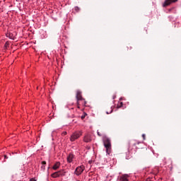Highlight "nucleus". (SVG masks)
<instances>
[{
	"label": "nucleus",
	"mask_w": 181,
	"mask_h": 181,
	"mask_svg": "<svg viewBox=\"0 0 181 181\" xmlns=\"http://www.w3.org/2000/svg\"><path fill=\"white\" fill-rule=\"evenodd\" d=\"M103 144L105 148H106V153L107 155L111 154V140L108 138L103 139Z\"/></svg>",
	"instance_id": "f257e3e1"
},
{
	"label": "nucleus",
	"mask_w": 181,
	"mask_h": 181,
	"mask_svg": "<svg viewBox=\"0 0 181 181\" xmlns=\"http://www.w3.org/2000/svg\"><path fill=\"white\" fill-rule=\"evenodd\" d=\"M81 135H83V132L81 131L74 132L70 137L71 142H74V141H76V139H78Z\"/></svg>",
	"instance_id": "f03ea898"
},
{
	"label": "nucleus",
	"mask_w": 181,
	"mask_h": 181,
	"mask_svg": "<svg viewBox=\"0 0 181 181\" xmlns=\"http://www.w3.org/2000/svg\"><path fill=\"white\" fill-rule=\"evenodd\" d=\"M84 169H86V167H84V165L77 167L74 172L75 175H76V176H80V175H81V173L84 172Z\"/></svg>",
	"instance_id": "7ed1b4c3"
},
{
	"label": "nucleus",
	"mask_w": 181,
	"mask_h": 181,
	"mask_svg": "<svg viewBox=\"0 0 181 181\" xmlns=\"http://www.w3.org/2000/svg\"><path fill=\"white\" fill-rule=\"evenodd\" d=\"M119 181H129V174H122L118 177Z\"/></svg>",
	"instance_id": "20e7f679"
},
{
	"label": "nucleus",
	"mask_w": 181,
	"mask_h": 181,
	"mask_svg": "<svg viewBox=\"0 0 181 181\" xmlns=\"http://www.w3.org/2000/svg\"><path fill=\"white\" fill-rule=\"evenodd\" d=\"M66 160L68 163H72V162L74 160V154L69 153L66 157Z\"/></svg>",
	"instance_id": "39448f33"
},
{
	"label": "nucleus",
	"mask_w": 181,
	"mask_h": 181,
	"mask_svg": "<svg viewBox=\"0 0 181 181\" xmlns=\"http://www.w3.org/2000/svg\"><path fill=\"white\" fill-rule=\"evenodd\" d=\"M173 2H177V0H165L163 4V6H168V5L173 4Z\"/></svg>",
	"instance_id": "423d86ee"
},
{
	"label": "nucleus",
	"mask_w": 181,
	"mask_h": 181,
	"mask_svg": "<svg viewBox=\"0 0 181 181\" xmlns=\"http://www.w3.org/2000/svg\"><path fill=\"white\" fill-rule=\"evenodd\" d=\"M76 100L78 101H81V100H84V99H83V97L81 96V92L80 90H78L76 92Z\"/></svg>",
	"instance_id": "0eeeda50"
},
{
	"label": "nucleus",
	"mask_w": 181,
	"mask_h": 181,
	"mask_svg": "<svg viewBox=\"0 0 181 181\" xmlns=\"http://www.w3.org/2000/svg\"><path fill=\"white\" fill-rule=\"evenodd\" d=\"M84 142H91V136L86 134L83 138Z\"/></svg>",
	"instance_id": "6e6552de"
},
{
	"label": "nucleus",
	"mask_w": 181,
	"mask_h": 181,
	"mask_svg": "<svg viewBox=\"0 0 181 181\" xmlns=\"http://www.w3.org/2000/svg\"><path fill=\"white\" fill-rule=\"evenodd\" d=\"M59 168H60V162H57L52 167V169L54 170H57V169H59Z\"/></svg>",
	"instance_id": "1a4fd4ad"
},
{
	"label": "nucleus",
	"mask_w": 181,
	"mask_h": 181,
	"mask_svg": "<svg viewBox=\"0 0 181 181\" xmlns=\"http://www.w3.org/2000/svg\"><path fill=\"white\" fill-rule=\"evenodd\" d=\"M51 176L52 177H54V178L59 177L60 176V171H57L52 173Z\"/></svg>",
	"instance_id": "9d476101"
},
{
	"label": "nucleus",
	"mask_w": 181,
	"mask_h": 181,
	"mask_svg": "<svg viewBox=\"0 0 181 181\" xmlns=\"http://www.w3.org/2000/svg\"><path fill=\"white\" fill-rule=\"evenodd\" d=\"M7 37H9V39H11L12 40H15V36L12 35V33H9L8 34H6Z\"/></svg>",
	"instance_id": "9b49d317"
},
{
	"label": "nucleus",
	"mask_w": 181,
	"mask_h": 181,
	"mask_svg": "<svg viewBox=\"0 0 181 181\" xmlns=\"http://www.w3.org/2000/svg\"><path fill=\"white\" fill-rule=\"evenodd\" d=\"M42 166H41V169L42 170H45L46 169V161H42Z\"/></svg>",
	"instance_id": "f8f14e48"
},
{
	"label": "nucleus",
	"mask_w": 181,
	"mask_h": 181,
	"mask_svg": "<svg viewBox=\"0 0 181 181\" xmlns=\"http://www.w3.org/2000/svg\"><path fill=\"white\" fill-rule=\"evenodd\" d=\"M74 9H75L76 12H79L80 11V8L78 6H75Z\"/></svg>",
	"instance_id": "ddd939ff"
},
{
	"label": "nucleus",
	"mask_w": 181,
	"mask_h": 181,
	"mask_svg": "<svg viewBox=\"0 0 181 181\" xmlns=\"http://www.w3.org/2000/svg\"><path fill=\"white\" fill-rule=\"evenodd\" d=\"M122 105H123L122 102H120V103H119V105H118L117 107H118L119 108H121V107H122Z\"/></svg>",
	"instance_id": "4468645a"
},
{
	"label": "nucleus",
	"mask_w": 181,
	"mask_h": 181,
	"mask_svg": "<svg viewBox=\"0 0 181 181\" xmlns=\"http://www.w3.org/2000/svg\"><path fill=\"white\" fill-rule=\"evenodd\" d=\"M8 46H9V43L8 42H6L4 47L6 49L8 47Z\"/></svg>",
	"instance_id": "2eb2a0df"
},
{
	"label": "nucleus",
	"mask_w": 181,
	"mask_h": 181,
	"mask_svg": "<svg viewBox=\"0 0 181 181\" xmlns=\"http://www.w3.org/2000/svg\"><path fill=\"white\" fill-rule=\"evenodd\" d=\"M112 112V107H111V110L110 112L107 111L106 114H111Z\"/></svg>",
	"instance_id": "dca6fc26"
},
{
	"label": "nucleus",
	"mask_w": 181,
	"mask_h": 181,
	"mask_svg": "<svg viewBox=\"0 0 181 181\" xmlns=\"http://www.w3.org/2000/svg\"><path fill=\"white\" fill-rule=\"evenodd\" d=\"M86 115H87V114H85L81 116V119H84L86 118Z\"/></svg>",
	"instance_id": "f3484780"
},
{
	"label": "nucleus",
	"mask_w": 181,
	"mask_h": 181,
	"mask_svg": "<svg viewBox=\"0 0 181 181\" xmlns=\"http://www.w3.org/2000/svg\"><path fill=\"white\" fill-rule=\"evenodd\" d=\"M30 180V181H37L36 179H35V178H31Z\"/></svg>",
	"instance_id": "a211bd4d"
},
{
	"label": "nucleus",
	"mask_w": 181,
	"mask_h": 181,
	"mask_svg": "<svg viewBox=\"0 0 181 181\" xmlns=\"http://www.w3.org/2000/svg\"><path fill=\"white\" fill-rule=\"evenodd\" d=\"M98 135L99 136H101V134H100L99 132H98Z\"/></svg>",
	"instance_id": "6ab92c4d"
},
{
	"label": "nucleus",
	"mask_w": 181,
	"mask_h": 181,
	"mask_svg": "<svg viewBox=\"0 0 181 181\" xmlns=\"http://www.w3.org/2000/svg\"><path fill=\"white\" fill-rule=\"evenodd\" d=\"M144 139H145V134H142Z\"/></svg>",
	"instance_id": "aec40b11"
},
{
	"label": "nucleus",
	"mask_w": 181,
	"mask_h": 181,
	"mask_svg": "<svg viewBox=\"0 0 181 181\" xmlns=\"http://www.w3.org/2000/svg\"><path fill=\"white\" fill-rule=\"evenodd\" d=\"M5 159H6V156H4Z\"/></svg>",
	"instance_id": "412c9836"
}]
</instances>
